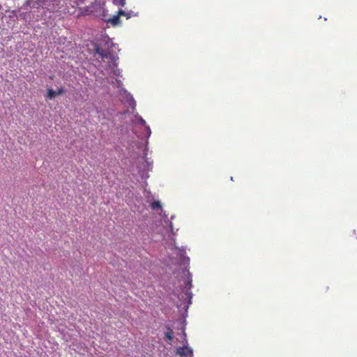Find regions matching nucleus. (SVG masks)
I'll list each match as a JSON object with an SVG mask.
<instances>
[{"instance_id": "nucleus-3", "label": "nucleus", "mask_w": 357, "mask_h": 357, "mask_svg": "<svg viewBox=\"0 0 357 357\" xmlns=\"http://www.w3.org/2000/svg\"><path fill=\"white\" fill-rule=\"evenodd\" d=\"M94 50L102 59L107 58L108 52L100 46L96 45Z\"/></svg>"}, {"instance_id": "nucleus-2", "label": "nucleus", "mask_w": 357, "mask_h": 357, "mask_svg": "<svg viewBox=\"0 0 357 357\" xmlns=\"http://www.w3.org/2000/svg\"><path fill=\"white\" fill-rule=\"evenodd\" d=\"M64 92L63 88H59L56 91H54L53 89H48L47 97L50 99H53L56 96L61 95Z\"/></svg>"}, {"instance_id": "nucleus-10", "label": "nucleus", "mask_w": 357, "mask_h": 357, "mask_svg": "<svg viewBox=\"0 0 357 357\" xmlns=\"http://www.w3.org/2000/svg\"><path fill=\"white\" fill-rule=\"evenodd\" d=\"M182 333H183V336H184V337H183V340L184 341L183 342H185L187 344L186 335H185L184 331H183Z\"/></svg>"}, {"instance_id": "nucleus-8", "label": "nucleus", "mask_w": 357, "mask_h": 357, "mask_svg": "<svg viewBox=\"0 0 357 357\" xmlns=\"http://www.w3.org/2000/svg\"><path fill=\"white\" fill-rule=\"evenodd\" d=\"M151 208L153 210L161 208V204L159 201H154L151 204Z\"/></svg>"}, {"instance_id": "nucleus-13", "label": "nucleus", "mask_w": 357, "mask_h": 357, "mask_svg": "<svg viewBox=\"0 0 357 357\" xmlns=\"http://www.w3.org/2000/svg\"><path fill=\"white\" fill-rule=\"evenodd\" d=\"M26 3H27V5H30L31 1H26Z\"/></svg>"}, {"instance_id": "nucleus-7", "label": "nucleus", "mask_w": 357, "mask_h": 357, "mask_svg": "<svg viewBox=\"0 0 357 357\" xmlns=\"http://www.w3.org/2000/svg\"><path fill=\"white\" fill-rule=\"evenodd\" d=\"M119 15H121V16L126 17V19H129L133 15L132 11L126 12L125 10H119Z\"/></svg>"}, {"instance_id": "nucleus-4", "label": "nucleus", "mask_w": 357, "mask_h": 357, "mask_svg": "<svg viewBox=\"0 0 357 357\" xmlns=\"http://www.w3.org/2000/svg\"><path fill=\"white\" fill-rule=\"evenodd\" d=\"M66 4H69L70 6H71L73 8H75L78 6H79L80 4H82L84 3V2L85 1V0H63Z\"/></svg>"}, {"instance_id": "nucleus-6", "label": "nucleus", "mask_w": 357, "mask_h": 357, "mask_svg": "<svg viewBox=\"0 0 357 357\" xmlns=\"http://www.w3.org/2000/svg\"><path fill=\"white\" fill-rule=\"evenodd\" d=\"M165 337L167 339L168 342L171 344L174 339V333L170 328H167V331L165 333Z\"/></svg>"}, {"instance_id": "nucleus-1", "label": "nucleus", "mask_w": 357, "mask_h": 357, "mask_svg": "<svg viewBox=\"0 0 357 357\" xmlns=\"http://www.w3.org/2000/svg\"><path fill=\"white\" fill-rule=\"evenodd\" d=\"M176 354L181 356L191 357L192 356V349L186 345L178 347Z\"/></svg>"}, {"instance_id": "nucleus-9", "label": "nucleus", "mask_w": 357, "mask_h": 357, "mask_svg": "<svg viewBox=\"0 0 357 357\" xmlns=\"http://www.w3.org/2000/svg\"><path fill=\"white\" fill-rule=\"evenodd\" d=\"M112 1L116 6H123L126 4V0H112Z\"/></svg>"}, {"instance_id": "nucleus-11", "label": "nucleus", "mask_w": 357, "mask_h": 357, "mask_svg": "<svg viewBox=\"0 0 357 357\" xmlns=\"http://www.w3.org/2000/svg\"><path fill=\"white\" fill-rule=\"evenodd\" d=\"M43 0H38V2L37 3L40 5V3H44V2L43 1Z\"/></svg>"}, {"instance_id": "nucleus-5", "label": "nucleus", "mask_w": 357, "mask_h": 357, "mask_svg": "<svg viewBox=\"0 0 357 357\" xmlns=\"http://www.w3.org/2000/svg\"><path fill=\"white\" fill-rule=\"evenodd\" d=\"M121 15L118 13L117 15H114L111 19L108 20V22H109L113 26H116L121 23L120 20Z\"/></svg>"}, {"instance_id": "nucleus-12", "label": "nucleus", "mask_w": 357, "mask_h": 357, "mask_svg": "<svg viewBox=\"0 0 357 357\" xmlns=\"http://www.w3.org/2000/svg\"><path fill=\"white\" fill-rule=\"evenodd\" d=\"M140 121L142 124H145V121L144 119H142Z\"/></svg>"}]
</instances>
